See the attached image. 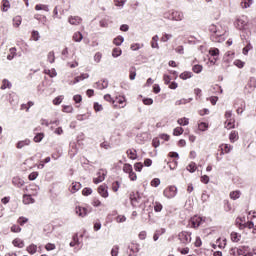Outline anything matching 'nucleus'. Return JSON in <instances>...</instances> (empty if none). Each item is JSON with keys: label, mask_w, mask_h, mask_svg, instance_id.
<instances>
[{"label": "nucleus", "mask_w": 256, "mask_h": 256, "mask_svg": "<svg viewBox=\"0 0 256 256\" xmlns=\"http://www.w3.org/2000/svg\"><path fill=\"white\" fill-rule=\"evenodd\" d=\"M111 255L112 256H118L119 255V246L118 245L113 246V248L111 250Z\"/></svg>", "instance_id": "e2e57ef3"}, {"label": "nucleus", "mask_w": 256, "mask_h": 256, "mask_svg": "<svg viewBox=\"0 0 256 256\" xmlns=\"http://www.w3.org/2000/svg\"><path fill=\"white\" fill-rule=\"evenodd\" d=\"M44 137H45L44 133H37L34 137V142L41 143L43 141Z\"/></svg>", "instance_id": "ea45409f"}, {"label": "nucleus", "mask_w": 256, "mask_h": 256, "mask_svg": "<svg viewBox=\"0 0 256 256\" xmlns=\"http://www.w3.org/2000/svg\"><path fill=\"white\" fill-rule=\"evenodd\" d=\"M251 49H253V45L249 42L242 50L243 55H249Z\"/></svg>", "instance_id": "37998d69"}, {"label": "nucleus", "mask_w": 256, "mask_h": 256, "mask_svg": "<svg viewBox=\"0 0 256 256\" xmlns=\"http://www.w3.org/2000/svg\"><path fill=\"white\" fill-rule=\"evenodd\" d=\"M105 177H107V171L104 169H100L97 172V178H94L95 185H99V183H103L105 181Z\"/></svg>", "instance_id": "6e6552de"}, {"label": "nucleus", "mask_w": 256, "mask_h": 256, "mask_svg": "<svg viewBox=\"0 0 256 256\" xmlns=\"http://www.w3.org/2000/svg\"><path fill=\"white\" fill-rule=\"evenodd\" d=\"M30 144H31V140L29 139L19 141L17 143V149H23V147H27V145H30Z\"/></svg>", "instance_id": "a878e982"}, {"label": "nucleus", "mask_w": 256, "mask_h": 256, "mask_svg": "<svg viewBox=\"0 0 256 256\" xmlns=\"http://www.w3.org/2000/svg\"><path fill=\"white\" fill-rule=\"evenodd\" d=\"M63 112L64 113H73V106H64Z\"/></svg>", "instance_id": "774afa93"}, {"label": "nucleus", "mask_w": 256, "mask_h": 256, "mask_svg": "<svg viewBox=\"0 0 256 256\" xmlns=\"http://www.w3.org/2000/svg\"><path fill=\"white\" fill-rule=\"evenodd\" d=\"M185 19V14L179 10H173L171 12V21H183Z\"/></svg>", "instance_id": "1a4fd4ad"}, {"label": "nucleus", "mask_w": 256, "mask_h": 256, "mask_svg": "<svg viewBox=\"0 0 256 256\" xmlns=\"http://www.w3.org/2000/svg\"><path fill=\"white\" fill-rule=\"evenodd\" d=\"M81 189V183L73 182L70 188V193H77Z\"/></svg>", "instance_id": "393cba45"}, {"label": "nucleus", "mask_w": 256, "mask_h": 256, "mask_svg": "<svg viewBox=\"0 0 256 256\" xmlns=\"http://www.w3.org/2000/svg\"><path fill=\"white\" fill-rule=\"evenodd\" d=\"M13 25L14 27H19L21 25V16H16L13 19Z\"/></svg>", "instance_id": "4d7b16f0"}, {"label": "nucleus", "mask_w": 256, "mask_h": 256, "mask_svg": "<svg viewBox=\"0 0 256 256\" xmlns=\"http://www.w3.org/2000/svg\"><path fill=\"white\" fill-rule=\"evenodd\" d=\"M32 39L33 41H39V39H41V36L39 35V31L37 30L32 31Z\"/></svg>", "instance_id": "5fc2aeb1"}, {"label": "nucleus", "mask_w": 256, "mask_h": 256, "mask_svg": "<svg viewBox=\"0 0 256 256\" xmlns=\"http://www.w3.org/2000/svg\"><path fill=\"white\" fill-rule=\"evenodd\" d=\"M125 3H127V0H114V4L116 7H124Z\"/></svg>", "instance_id": "864d4df0"}, {"label": "nucleus", "mask_w": 256, "mask_h": 256, "mask_svg": "<svg viewBox=\"0 0 256 256\" xmlns=\"http://www.w3.org/2000/svg\"><path fill=\"white\" fill-rule=\"evenodd\" d=\"M154 211L156 213H161V211H163V205L159 202H155Z\"/></svg>", "instance_id": "8fccbe9b"}, {"label": "nucleus", "mask_w": 256, "mask_h": 256, "mask_svg": "<svg viewBox=\"0 0 256 256\" xmlns=\"http://www.w3.org/2000/svg\"><path fill=\"white\" fill-rule=\"evenodd\" d=\"M191 77H193V73L188 71L180 74V79H183V81H187V79H191Z\"/></svg>", "instance_id": "2f4dec72"}, {"label": "nucleus", "mask_w": 256, "mask_h": 256, "mask_svg": "<svg viewBox=\"0 0 256 256\" xmlns=\"http://www.w3.org/2000/svg\"><path fill=\"white\" fill-rule=\"evenodd\" d=\"M240 227H246L247 229H254L255 224L251 221L245 223V224H240Z\"/></svg>", "instance_id": "13d9d810"}, {"label": "nucleus", "mask_w": 256, "mask_h": 256, "mask_svg": "<svg viewBox=\"0 0 256 256\" xmlns=\"http://www.w3.org/2000/svg\"><path fill=\"white\" fill-rule=\"evenodd\" d=\"M130 200L132 206L139 207L140 209H142V211H145V209H147V205H149V201L144 200L143 197H141V195L139 194V192L131 196Z\"/></svg>", "instance_id": "f03ea898"}, {"label": "nucleus", "mask_w": 256, "mask_h": 256, "mask_svg": "<svg viewBox=\"0 0 256 256\" xmlns=\"http://www.w3.org/2000/svg\"><path fill=\"white\" fill-rule=\"evenodd\" d=\"M129 73L130 81H135V77H137V68H135V66H131L129 69Z\"/></svg>", "instance_id": "412c9836"}, {"label": "nucleus", "mask_w": 256, "mask_h": 256, "mask_svg": "<svg viewBox=\"0 0 256 256\" xmlns=\"http://www.w3.org/2000/svg\"><path fill=\"white\" fill-rule=\"evenodd\" d=\"M134 169H135V171H138L139 173H141V171L143 170V163H141V162L135 163Z\"/></svg>", "instance_id": "052dcab7"}, {"label": "nucleus", "mask_w": 256, "mask_h": 256, "mask_svg": "<svg viewBox=\"0 0 256 256\" xmlns=\"http://www.w3.org/2000/svg\"><path fill=\"white\" fill-rule=\"evenodd\" d=\"M221 155H225V153H231L233 151V146L231 144H222L220 145Z\"/></svg>", "instance_id": "2eb2a0df"}, {"label": "nucleus", "mask_w": 256, "mask_h": 256, "mask_svg": "<svg viewBox=\"0 0 256 256\" xmlns=\"http://www.w3.org/2000/svg\"><path fill=\"white\" fill-rule=\"evenodd\" d=\"M151 187H157L158 185H161V180L159 178H154L151 183Z\"/></svg>", "instance_id": "680f3d73"}, {"label": "nucleus", "mask_w": 256, "mask_h": 256, "mask_svg": "<svg viewBox=\"0 0 256 256\" xmlns=\"http://www.w3.org/2000/svg\"><path fill=\"white\" fill-rule=\"evenodd\" d=\"M14 247H19V249H23L25 247V243L21 241V239H15L13 240Z\"/></svg>", "instance_id": "4c0bfd02"}, {"label": "nucleus", "mask_w": 256, "mask_h": 256, "mask_svg": "<svg viewBox=\"0 0 256 256\" xmlns=\"http://www.w3.org/2000/svg\"><path fill=\"white\" fill-rule=\"evenodd\" d=\"M91 193H93V189H91V188H84L82 190V195H84V197H89V195H91Z\"/></svg>", "instance_id": "6e6d98bb"}, {"label": "nucleus", "mask_w": 256, "mask_h": 256, "mask_svg": "<svg viewBox=\"0 0 256 256\" xmlns=\"http://www.w3.org/2000/svg\"><path fill=\"white\" fill-rule=\"evenodd\" d=\"M119 187H120L119 181H115L114 183H112V190L115 193H117L119 191Z\"/></svg>", "instance_id": "0e129e2a"}, {"label": "nucleus", "mask_w": 256, "mask_h": 256, "mask_svg": "<svg viewBox=\"0 0 256 256\" xmlns=\"http://www.w3.org/2000/svg\"><path fill=\"white\" fill-rule=\"evenodd\" d=\"M249 23V20L247 19V16H241L234 22V25L236 29L239 31H245L247 29V25Z\"/></svg>", "instance_id": "20e7f679"}, {"label": "nucleus", "mask_w": 256, "mask_h": 256, "mask_svg": "<svg viewBox=\"0 0 256 256\" xmlns=\"http://www.w3.org/2000/svg\"><path fill=\"white\" fill-rule=\"evenodd\" d=\"M125 97L124 96H118L115 98V100H113L112 104H114V107H117V105H121L119 106L120 108L125 107Z\"/></svg>", "instance_id": "ddd939ff"}, {"label": "nucleus", "mask_w": 256, "mask_h": 256, "mask_svg": "<svg viewBox=\"0 0 256 256\" xmlns=\"http://www.w3.org/2000/svg\"><path fill=\"white\" fill-rule=\"evenodd\" d=\"M255 88H256V79L255 77H251L247 85L245 86V90L248 91V93H253V91H255Z\"/></svg>", "instance_id": "9b49d317"}, {"label": "nucleus", "mask_w": 256, "mask_h": 256, "mask_svg": "<svg viewBox=\"0 0 256 256\" xmlns=\"http://www.w3.org/2000/svg\"><path fill=\"white\" fill-rule=\"evenodd\" d=\"M62 59L63 61H67V59H69V48L65 47L63 50H62Z\"/></svg>", "instance_id": "c03bdc74"}, {"label": "nucleus", "mask_w": 256, "mask_h": 256, "mask_svg": "<svg viewBox=\"0 0 256 256\" xmlns=\"http://www.w3.org/2000/svg\"><path fill=\"white\" fill-rule=\"evenodd\" d=\"M226 129H235V119L225 121Z\"/></svg>", "instance_id": "c9c22d12"}, {"label": "nucleus", "mask_w": 256, "mask_h": 256, "mask_svg": "<svg viewBox=\"0 0 256 256\" xmlns=\"http://www.w3.org/2000/svg\"><path fill=\"white\" fill-rule=\"evenodd\" d=\"M239 139V133L237 131H232L229 135V140L231 143H235Z\"/></svg>", "instance_id": "c85d7f7f"}, {"label": "nucleus", "mask_w": 256, "mask_h": 256, "mask_svg": "<svg viewBox=\"0 0 256 256\" xmlns=\"http://www.w3.org/2000/svg\"><path fill=\"white\" fill-rule=\"evenodd\" d=\"M163 195L167 197V199H173L177 195V187L170 186L166 188L163 192Z\"/></svg>", "instance_id": "0eeeda50"}, {"label": "nucleus", "mask_w": 256, "mask_h": 256, "mask_svg": "<svg viewBox=\"0 0 256 256\" xmlns=\"http://www.w3.org/2000/svg\"><path fill=\"white\" fill-rule=\"evenodd\" d=\"M235 105H240L238 108H237V113L238 115H243V111H245V101L243 100H238L237 103H235Z\"/></svg>", "instance_id": "dca6fc26"}, {"label": "nucleus", "mask_w": 256, "mask_h": 256, "mask_svg": "<svg viewBox=\"0 0 256 256\" xmlns=\"http://www.w3.org/2000/svg\"><path fill=\"white\" fill-rule=\"evenodd\" d=\"M183 128L182 127H176L174 130H173V135L175 137H179V135H183Z\"/></svg>", "instance_id": "49530a36"}, {"label": "nucleus", "mask_w": 256, "mask_h": 256, "mask_svg": "<svg viewBox=\"0 0 256 256\" xmlns=\"http://www.w3.org/2000/svg\"><path fill=\"white\" fill-rule=\"evenodd\" d=\"M178 125H183V127L189 125V119L188 118H180L177 121Z\"/></svg>", "instance_id": "09e8293b"}, {"label": "nucleus", "mask_w": 256, "mask_h": 256, "mask_svg": "<svg viewBox=\"0 0 256 256\" xmlns=\"http://www.w3.org/2000/svg\"><path fill=\"white\" fill-rule=\"evenodd\" d=\"M23 203L24 205H31V203H35V199L31 195L25 194L23 196Z\"/></svg>", "instance_id": "6ab92c4d"}, {"label": "nucleus", "mask_w": 256, "mask_h": 256, "mask_svg": "<svg viewBox=\"0 0 256 256\" xmlns=\"http://www.w3.org/2000/svg\"><path fill=\"white\" fill-rule=\"evenodd\" d=\"M239 197H241V191L239 190L232 191L230 193V199H233V201H236V199H239Z\"/></svg>", "instance_id": "f704fd0d"}, {"label": "nucleus", "mask_w": 256, "mask_h": 256, "mask_svg": "<svg viewBox=\"0 0 256 256\" xmlns=\"http://www.w3.org/2000/svg\"><path fill=\"white\" fill-rule=\"evenodd\" d=\"M247 253V246L234 247L229 250V254L232 256H241Z\"/></svg>", "instance_id": "423d86ee"}, {"label": "nucleus", "mask_w": 256, "mask_h": 256, "mask_svg": "<svg viewBox=\"0 0 256 256\" xmlns=\"http://www.w3.org/2000/svg\"><path fill=\"white\" fill-rule=\"evenodd\" d=\"M29 221V219L28 218H26V217H23V216H21L19 219H18V223H19V225H21V226H23L25 223H27Z\"/></svg>", "instance_id": "69168bd1"}, {"label": "nucleus", "mask_w": 256, "mask_h": 256, "mask_svg": "<svg viewBox=\"0 0 256 256\" xmlns=\"http://www.w3.org/2000/svg\"><path fill=\"white\" fill-rule=\"evenodd\" d=\"M98 193L101 195V197H104V199H107L109 197V192L107 191V188L105 186L101 185L98 187Z\"/></svg>", "instance_id": "a211bd4d"}, {"label": "nucleus", "mask_w": 256, "mask_h": 256, "mask_svg": "<svg viewBox=\"0 0 256 256\" xmlns=\"http://www.w3.org/2000/svg\"><path fill=\"white\" fill-rule=\"evenodd\" d=\"M72 39L75 43H81V41H83V34L81 32H75Z\"/></svg>", "instance_id": "b1692460"}, {"label": "nucleus", "mask_w": 256, "mask_h": 256, "mask_svg": "<svg viewBox=\"0 0 256 256\" xmlns=\"http://www.w3.org/2000/svg\"><path fill=\"white\" fill-rule=\"evenodd\" d=\"M169 39H173V35H172V34H167V33H165V34L161 37L162 43H167V41H169Z\"/></svg>", "instance_id": "3c124183"}, {"label": "nucleus", "mask_w": 256, "mask_h": 256, "mask_svg": "<svg viewBox=\"0 0 256 256\" xmlns=\"http://www.w3.org/2000/svg\"><path fill=\"white\" fill-rule=\"evenodd\" d=\"M209 32L211 33L210 39L213 43H223L225 41V31H223L221 26L211 24L209 26Z\"/></svg>", "instance_id": "f257e3e1"}, {"label": "nucleus", "mask_w": 256, "mask_h": 256, "mask_svg": "<svg viewBox=\"0 0 256 256\" xmlns=\"http://www.w3.org/2000/svg\"><path fill=\"white\" fill-rule=\"evenodd\" d=\"M11 87H12V85H11V83L9 82V80L4 79V80L2 81V86H1V89H2V90L11 89Z\"/></svg>", "instance_id": "79ce46f5"}, {"label": "nucleus", "mask_w": 256, "mask_h": 256, "mask_svg": "<svg viewBox=\"0 0 256 256\" xmlns=\"http://www.w3.org/2000/svg\"><path fill=\"white\" fill-rule=\"evenodd\" d=\"M35 10L36 11H46V12H49V6L45 5V4H37L35 6Z\"/></svg>", "instance_id": "7c9ffc66"}, {"label": "nucleus", "mask_w": 256, "mask_h": 256, "mask_svg": "<svg viewBox=\"0 0 256 256\" xmlns=\"http://www.w3.org/2000/svg\"><path fill=\"white\" fill-rule=\"evenodd\" d=\"M70 25H80V23L83 21V19H81V17L79 16H71L68 19Z\"/></svg>", "instance_id": "f3484780"}, {"label": "nucleus", "mask_w": 256, "mask_h": 256, "mask_svg": "<svg viewBox=\"0 0 256 256\" xmlns=\"http://www.w3.org/2000/svg\"><path fill=\"white\" fill-rule=\"evenodd\" d=\"M95 87L96 89H107V87H109V81L107 79H104L103 81H98L95 83Z\"/></svg>", "instance_id": "4468645a"}, {"label": "nucleus", "mask_w": 256, "mask_h": 256, "mask_svg": "<svg viewBox=\"0 0 256 256\" xmlns=\"http://www.w3.org/2000/svg\"><path fill=\"white\" fill-rule=\"evenodd\" d=\"M192 71L194 73H201V71H203V66L197 64V65H194L193 68H192Z\"/></svg>", "instance_id": "bf43d9fd"}, {"label": "nucleus", "mask_w": 256, "mask_h": 256, "mask_svg": "<svg viewBox=\"0 0 256 256\" xmlns=\"http://www.w3.org/2000/svg\"><path fill=\"white\" fill-rule=\"evenodd\" d=\"M75 213L76 215H78L79 217H87V215H89V213H91V208L87 209L85 207H81V206H76L75 208Z\"/></svg>", "instance_id": "9d476101"}, {"label": "nucleus", "mask_w": 256, "mask_h": 256, "mask_svg": "<svg viewBox=\"0 0 256 256\" xmlns=\"http://www.w3.org/2000/svg\"><path fill=\"white\" fill-rule=\"evenodd\" d=\"M47 59H48L49 63H55V52L50 51L48 53Z\"/></svg>", "instance_id": "603ef678"}, {"label": "nucleus", "mask_w": 256, "mask_h": 256, "mask_svg": "<svg viewBox=\"0 0 256 256\" xmlns=\"http://www.w3.org/2000/svg\"><path fill=\"white\" fill-rule=\"evenodd\" d=\"M128 248L130 249L131 253H133L134 256H137V253L141 251V244L137 242H132Z\"/></svg>", "instance_id": "f8f14e48"}, {"label": "nucleus", "mask_w": 256, "mask_h": 256, "mask_svg": "<svg viewBox=\"0 0 256 256\" xmlns=\"http://www.w3.org/2000/svg\"><path fill=\"white\" fill-rule=\"evenodd\" d=\"M191 101H193V98H189V99L182 98L180 100H177L175 102V105H187V103H191Z\"/></svg>", "instance_id": "473e14b6"}, {"label": "nucleus", "mask_w": 256, "mask_h": 256, "mask_svg": "<svg viewBox=\"0 0 256 256\" xmlns=\"http://www.w3.org/2000/svg\"><path fill=\"white\" fill-rule=\"evenodd\" d=\"M231 237V241H233V243H239L241 241V234L237 233V232H232L230 234Z\"/></svg>", "instance_id": "5701e85b"}, {"label": "nucleus", "mask_w": 256, "mask_h": 256, "mask_svg": "<svg viewBox=\"0 0 256 256\" xmlns=\"http://www.w3.org/2000/svg\"><path fill=\"white\" fill-rule=\"evenodd\" d=\"M27 251L30 253V255H35V253H37V245L31 244L27 247Z\"/></svg>", "instance_id": "58836bf2"}, {"label": "nucleus", "mask_w": 256, "mask_h": 256, "mask_svg": "<svg viewBox=\"0 0 256 256\" xmlns=\"http://www.w3.org/2000/svg\"><path fill=\"white\" fill-rule=\"evenodd\" d=\"M253 5V0H242L240 3V7L243 9H249Z\"/></svg>", "instance_id": "bb28decb"}, {"label": "nucleus", "mask_w": 256, "mask_h": 256, "mask_svg": "<svg viewBox=\"0 0 256 256\" xmlns=\"http://www.w3.org/2000/svg\"><path fill=\"white\" fill-rule=\"evenodd\" d=\"M11 231L12 233H21V228L19 227V225H13L11 227Z\"/></svg>", "instance_id": "338daca9"}, {"label": "nucleus", "mask_w": 256, "mask_h": 256, "mask_svg": "<svg viewBox=\"0 0 256 256\" xmlns=\"http://www.w3.org/2000/svg\"><path fill=\"white\" fill-rule=\"evenodd\" d=\"M127 156L129 157V159H132L133 161H135V159H137V150L135 149H128L126 151Z\"/></svg>", "instance_id": "4be33fe9"}, {"label": "nucleus", "mask_w": 256, "mask_h": 256, "mask_svg": "<svg viewBox=\"0 0 256 256\" xmlns=\"http://www.w3.org/2000/svg\"><path fill=\"white\" fill-rule=\"evenodd\" d=\"M206 218L205 217H201V216H193L192 218H190L189 220V226L192 229H198V227H201V225H203V223H205Z\"/></svg>", "instance_id": "7ed1b4c3"}, {"label": "nucleus", "mask_w": 256, "mask_h": 256, "mask_svg": "<svg viewBox=\"0 0 256 256\" xmlns=\"http://www.w3.org/2000/svg\"><path fill=\"white\" fill-rule=\"evenodd\" d=\"M72 239L73 241L70 242V247H75V245H81V241H79V234H74Z\"/></svg>", "instance_id": "cd10ccee"}, {"label": "nucleus", "mask_w": 256, "mask_h": 256, "mask_svg": "<svg viewBox=\"0 0 256 256\" xmlns=\"http://www.w3.org/2000/svg\"><path fill=\"white\" fill-rule=\"evenodd\" d=\"M186 169L189 173H195V171H197V164H195V162H191Z\"/></svg>", "instance_id": "e433bc0d"}, {"label": "nucleus", "mask_w": 256, "mask_h": 256, "mask_svg": "<svg viewBox=\"0 0 256 256\" xmlns=\"http://www.w3.org/2000/svg\"><path fill=\"white\" fill-rule=\"evenodd\" d=\"M11 9V3H9V0H3L2 1V11L4 13H7Z\"/></svg>", "instance_id": "c756f323"}, {"label": "nucleus", "mask_w": 256, "mask_h": 256, "mask_svg": "<svg viewBox=\"0 0 256 256\" xmlns=\"http://www.w3.org/2000/svg\"><path fill=\"white\" fill-rule=\"evenodd\" d=\"M124 173H128V175L133 171V166L131 164H124L123 166Z\"/></svg>", "instance_id": "a18cd8bd"}, {"label": "nucleus", "mask_w": 256, "mask_h": 256, "mask_svg": "<svg viewBox=\"0 0 256 256\" xmlns=\"http://www.w3.org/2000/svg\"><path fill=\"white\" fill-rule=\"evenodd\" d=\"M63 99H64L63 95L57 96L53 100V105H61V103H63Z\"/></svg>", "instance_id": "de8ad7c7"}, {"label": "nucleus", "mask_w": 256, "mask_h": 256, "mask_svg": "<svg viewBox=\"0 0 256 256\" xmlns=\"http://www.w3.org/2000/svg\"><path fill=\"white\" fill-rule=\"evenodd\" d=\"M178 239L183 245H189L191 243V232L182 231L178 234Z\"/></svg>", "instance_id": "39448f33"}, {"label": "nucleus", "mask_w": 256, "mask_h": 256, "mask_svg": "<svg viewBox=\"0 0 256 256\" xmlns=\"http://www.w3.org/2000/svg\"><path fill=\"white\" fill-rule=\"evenodd\" d=\"M122 53L123 51L121 50V48H114L112 51V57L114 58L121 57Z\"/></svg>", "instance_id": "a19ab883"}, {"label": "nucleus", "mask_w": 256, "mask_h": 256, "mask_svg": "<svg viewBox=\"0 0 256 256\" xmlns=\"http://www.w3.org/2000/svg\"><path fill=\"white\" fill-rule=\"evenodd\" d=\"M123 41H125V38H123V36H117L114 40L113 43L114 45H116L117 47L121 46L123 44Z\"/></svg>", "instance_id": "72a5a7b5"}, {"label": "nucleus", "mask_w": 256, "mask_h": 256, "mask_svg": "<svg viewBox=\"0 0 256 256\" xmlns=\"http://www.w3.org/2000/svg\"><path fill=\"white\" fill-rule=\"evenodd\" d=\"M165 229L161 228L155 231L154 235H153V241H159V237H161V235H165Z\"/></svg>", "instance_id": "aec40b11"}]
</instances>
